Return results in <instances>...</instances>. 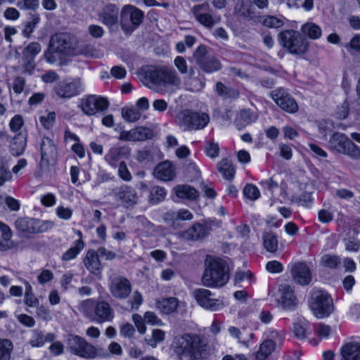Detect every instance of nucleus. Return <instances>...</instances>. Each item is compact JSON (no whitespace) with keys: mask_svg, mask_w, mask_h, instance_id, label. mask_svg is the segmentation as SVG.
<instances>
[{"mask_svg":"<svg viewBox=\"0 0 360 360\" xmlns=\"http://www.w3.org/2000/svg\"><path fill=\"white\" fill-rule=\"evenodd\" d=\"M172 347L179 360H200L205 354L207 344L198 335L184 334L174 339Z\"/></svg>","mask_w":360,"mask_h":360,"instance_id":"f257e3e1","label":"nucleus"},{"mask_svg":"<svg viewBox=\"0 0 360 360\" xmlns=\"http://www.w3.org/2000/svg\"><path fill=\"white\" fill-rule=\"evenodd\" d=\"M205 269L202 276V284L207 288H220L229 279V266L221 259L208 257L205 261Z\"/></svg>","mask_w":360,"mask_h":360,"instance_id":"f03ea898","label":"nucleus"},{"mask_svg":"<svg viewBox=\"0 0 360 360\" xmlns=\"http://www.w3.org/2000/svg\"><path fill=\"white\" fill-rule=\"evenodd\" d=\"M82 308L85 316L98 323L112 322L115 317L114 309L105 300H86L83 302Z\"/></svg>","mask_w":360,"mask_h":360,"instance_id":"7ed1b4c3","label":"nucleus"},{"mask_svg":"<svg viewBox=\"0 0 360 360\" xmlns=\"http://www.w3.org/2000/svg\"><path fill=\"white\" fill-rule=\"evenodd\" d=\"M176 121L185 131L199 130L207 125L210 116L205 112H197L186 109L179 112Z\"/></svg>","mask_w":360,"mask_h":360,"instance_id":"20e7f679","label":"nucleus"},{"mask_svg":"<svg viewBox=\"0 0 360 360\" xmlns=\"http://www.w3.org/2000/svg\"><path fill=\"white\" fill-rule=\"evenodd\" d=\"M67 349L71 354L84 359H94L98 356V349L84 338L70 334L66 338Z\"/></svg>","mask_w":360,"mask_h":360,"instance_id":"39448f33","label":"nucleus"},{"mask_svg":"<svg viewBox=\"0 0 360 360\" xmlns=\"http://www.w3.org/2000/svg\"><path fill=\"white\" fill-rule=\"evenodd\" d=\"M281 44L292 54H302L308 49V42L305 38L297 31L285 30L278 34Z\"/></svg>","mask_w":360,"mask_h":360,"instance_id":"423d86ee","label":"nucleus"},{"mask_svg":"<svg viewBox=\"0 0 360 360\" xmlns=\"http://www.w3.org/2000/svg\"><path fill=\"white\" fill-rule=\"evenodd\" d=\"M150 81L153 84L161 87L179 88L181 81L176 71L170 68H156L149 74Z\"/></svg>","mask_w":360,"mask_h":360,"instance_id":"0eeeda50","label":"nucleus"},{"mask_svg":"<svg viewBox=\"0 0 360 360\" xmlns=\"http://www.w3.org/2000/svg\"><path fill=\"white\" fill-rule=\"evenodd\" d=\"M108 289L111 296L119 300L129 298L132 292V284L125 276L112 274L108 278Z\"/></svg>","mask_w":360,"mask_h":360,"instance_id":"6e6552de","label":"nucleus"},{"mask_svg":"<svg viewBox=\"0 0 360 360\" xmlns=\"http://www.w3.org/2000/svg\"><path fill=\"white\" fill-rule=\"evenodd\" d=\"M331 148L353 159L360 158V149L344 134L336 132L329 141Z\"/></svg>","mask_w":360,"mask_h":360,"instance_id":"1a4fd4ad","label":"nucleus"},{"mask_svg":"<svg viewBox=\"0 0 360 360\" xmlns=\"http://www.w3.org/2000/svg\"><path fill=\"white\" fill-rule=\"evenodd\" d=\"M15 225L20 232L26 236H29L30 234H37L48 231L53 226V223L51 221L22 217L16 220Z\"/></svg>","mask_w":360,"mask_h":360,"instance_id":"9d476101","label":"nucleus"},{"mask_svg":"<svg viewBox=\"0 0 360 360\" xmlns=\"http://www.w3.org/2000/svg\"><path fill=\"white\" fill-rule=\"evenodd\" d=\"M311 300V309L316 317H326L333 312V300L327 292L322 290L314 291Z\"/></svg>","mask_w":360,"mask_h":360,"instance_id":"9b49d317","label":"nucleus"},{"mask_svg":"<svg viewBox=\"0 0 360 360\" xmlns=\"http://www.w3.org/2000/svg\"><path fill=\"white\" fill-rule=\"evenodd\" d=\"M193 296L198 304L206 310L216 311L225 307L224 300L220 298H214V293L207 289H196L193 292Z\"/></svg>","mask_w":360,"mask_h":360,"instance_id":"f8f14e48","label":"nucleus"},{"mask_svg":"<svg viewBox=\"0 0 360 360\" xmlns=\"http://www.w3.org/2000/svg\"><path fill=\"white\" fill-rule=\"evenodd\" d=\"M110 195L115 200L120 202L122 206L126 208L134 207L139 201V196L136 190L125 184L114 188L111 191Z\"/></svg>","mask_w":360,"mask_h":360,"instance_id":"ddd939ff","label":"nucleus"},{"mask_svg":"<svg viewBox=\"0 0 360 360\" xmlns=\"http://www.w3.org/2000/svg\"><path fill=\"white\" fill-rule=\"evenodd\" d=\"M271 97L278 106L288 113H295L298 110L295 100L282 87L272 91Z\"/></svg>","mask_w":360,"mask_h":360,"instance_id":"4468645a","label":"nucleus"},{"mask_svg":"<svg viewBox=\"0 0 360 360\" xmlns=\"http://www.w3.org/2000/svg\"><path fill=\"white\" fill-rule=\"evenodd\" d=\"M80 108L86 115H94L98 111H104L109 106L108 101L103 97L96 95H89L82 99Z\"/></svg>","mask_w":360,"mask_h":360,"instance_id":"2eb2a0df","label":"nucleus"},{"mask_svg":"<svg viewBox=\"0 0 360 360\" xmlns=\"http://www.w3.org/2000/svg\"><path fill=\"white\" fill-rule=\"evenodd\" d=\"M155 134L153 130L148 127L139 126L131 130H122L120 132L119 139L123 141H145L152 139Z\"/></svg>","mask_w":360,"mask_h":360,"instance_id":"dca6fc26","label":"nucleus"},{"mask_svg":"<svg viewBox=\"0 0 360 360\" xmlns=\"http://www.w3.org/2000/svg\"><path fill=\"white\" fill-rule=\"evenodd\" d=\"M57 96L63 98H70L79 95L82 91V84L79 79L70 82H60L55 86Z\"/></svg>","mask_w":360,"mask_h":360,"instance_id":"f3484780","label":"nucleus"},{"mask_svg":"<svg viewBox=\"0 0 360 360\" xmlns=\"http://www.w3.org/2000/svg\"><path fill=\"white\" fill-rule=\"evenodd\" d=\"M191 11L196 20L207 28H212L217 22L212 15V10L207 2L194 6Z\"/></svg>","mask_w":360,"mask_h":360,"instance_id":"a211bd4d","label":"nucleus"},{"mask_svg":"<svg viewBox=\"0 0 360 360\" xmlns=\"http://www.w3.org/2000/svg\"><path fill=\"white\" fill-rule=\"evenodd\" d=\"M193 218V214L186 209H180L176 211L170 210L164 215V220L166 224L174 230L179 229L182 226L181 221H190Z\"/></svg>","mask_w":360,"mask_h":360,"instance_id":"6ab92c4d","label":"nucleus"},{"mask_svg":"<svg viewBox=\"0 0 360 360\" xmlns=\"http://www.w3.org/2000/svg\"><path fill=\"white\" fill-rule=\"evenodd\" d=\"M41 161V166L49 165L51 162L56 160L57 157V150L53 141L48 138L44 137L40 143Z\"/></svg>","mask_w":360,"mask_h":360,"instance_id":"aec40b11","label":"nucleus"},{"mask_svg":"<svg viewBox=\"0 0 360 360\" xmlns=\"http://www.w3.org/2000/svg\"><path fill=\"white\" fill-rule=\"evenodd\" d=\"M291 275L294 281L301 285H306L311 281L309 268L304 262H296L291 266Z\"/></svg>","mask_w":360,"mask_h":360,"instance_id":"412c9836","label":"nucleus"},{"mask_svg":"<svg viewBox=\"0 0 360 360\" xmlns=\"http://www.w3.org/2000/svg\"><path fill=\"white\" fill-rule=\"evenodd\" d=\"M83 262L84 266L91 274L94 275L98 280L101 278L103 267L98 253L94 250L91 249L86 252Z\"/></svg>","mask_w":360,"mask_h":360,"instance_id":"4be33fe9","label":"nucleus"},{"mask_svg":"<svg viewBox=\"0 0 360 360\" xmlns=\"http://www.w3.org/2000/svg\"><path fill=\"white\" fill-rule=\"evenodd\" d=\"M207 233L206 226L196 223L187 230L178 232L176 236L179 238L186 240H197L203 238Z\"/></svg>","mask_w":360,"mask_h":360,"instance_id":"5701e85b","label":"nucleus"},{"mask_svg":"<svg viewBox=\"0 0 360 360\" xmlns=\"http://www.w3.org/2000/svg\"><path fill=\"white\" fill-rule=\"evenodd\" d=\"M153 174L155 178L162 181H171L176 176L175 167L169 161L159 163L155 168Z\"/></svg>","mask_w":360,"mask_h":360,"instance_id":"b1692460","label":"nucleus"},{"mask_svg":"<svg viewBox=\"0 0 360 360\" xmlns=\"http://www.w3.org/2000/svg\"><path fill=\"white\" fill-rule=\"evenodd\" d=\"M118 13L119 8L114 4H109L98 13V19L106 26L111 27L118 22Z\"/></svg>","mask_w":360,"mask_h":360,"instance_id":"393cba45","label":"nucleus"},{"mask_svg":"<svg viewBox=\"0 0 360 360\" xmlns=\"http://www.w3.org/2000/svg\"><path fill=\"white\" fill-rule=\"evenodd\" d=\"M51 50L63 53L70 49V38L66 33L56 34L49 41Z\"/></svg>","mask_w":360,"mask_h":360,"instance_id":"a878e982","label":"nucleus"},{"mask_svg":"<svg viewBox=\"0 0 360 360\" xmlns=\"http://www.w3.org/2000/svg\"><path fill=\"white\" fill-rule=\"evenodd\" d=\"M234 15L242 20H250L257 16L252 5L245 3L244 0H238L234 7Z\"/></svg>","mask_w":360,"mask_h":360,"instance_id":"bb28decb","label":"nucleus"},{"mask_svg":"<svg viewBox=\"0 0 360 360\" xmlns=\"http://www.w3.org/2000/svg\"><path fill=\"white\" fill-rule=\"evenodd\" d=\"M184 84L187 90L193 92L200 91L205 85L202 78L194 76V70L193 68H190L188 75L184 77Z\"/></svg>","mask_w":360,"mask_h":360,"instance_id":"cd10ccee","label":"nucleus"},{"mask_svg":"<svg viewBox=\"0 0 360 360\" xmlns=\"http://www.w3.org/2000/svg\"><path fill=\"white\" fill-rule=\"evenodd\" d=\"M129 150L125 147L111 148L105 156V161L112 167H115L122 157L128 156Z\"/></svg>","mask_w":360,"mask_h":360,"instance_id":"c85d7f7f","label":"nucleus"},{"mask_svg":"<svg viewBox=\"0 0 360 360\" xmlns=\"http://www.w3.org/2000/svg\"><path fill=\"white\" fill-rule=\"evenodd\" d=\"M344 360H360V344L349 342L345 345L341 349Z\"/></svg>","mask_w":360,"mask_h":360,"instance_id":"c756f323","label":"nucleus"},{"mask_svg":"<svg viewBox=\"0 0 360 360\" xmlns=\"http://www.w3.org/2000/svg\"><path fill=\"white\" fill-rule=\"evenodd\" d=\"M27 145V136L22 134H18L15 136L11 141L10 151L15 157L23 154Z\"/></svg>","mask_w":360,"mask_h":360,"instance_id":"7c9ffc66","label":"nucleus"},{"mask_svg":"<svg viewBox=\"0 0 360 360\" xmlns=\"http://www.w3.org/2000/svg\"><path fill=\"white\" fill-rule=\"evenodd\" d=\"M179 301L176 297L162 298L156 302L157 308L163 314H169L178 307Z\"/></svg>","mask_w":360,"mask_h":360,"instance_id":"2f4dec72","label":"nucleus"},{"mask_svg":"<svg viewBox=\"0 0 360 360\" xmlns=\"http://www.w3.org/2000/svg\"><path fill=\"white\" fill-rule=\"evenodd\" d=\"M262 243L264 249L271 253L278 250V240L276 233L272 231H265L262 234Z\"/></svg>","mask_w":360,"mask_h":360,"instance_id":"473e14b6","label":"nucleus"},{"mask_svg":"<svg viewBox=\"0 0 360 360\" xmlns=\"http://www.w3.org/2000/svg\"><path fill=\"white\" fill-rule=\"evenodd\" d=\"M281 304L284 309H291L296 305V297L294 290L289 285H285L282 289Z\"/></svg>","mask_w":360,"mask_h":360,"instance_id":"72a5a7b5","label":"nucleus"},{"mask_svg":"<svg viewBox=\"0 0 360 360\" xmlns=\"http://www.w3.org/2000/svg\"><path fill=\"white\" fill-rule=\"evenodd\" d=\"M174 190L179 198L195 200L198 196V191L189 185H178Z\"/></svg>","mask_w":360,"mask_h":360,"instance_id":"f704fd0d","label":"nucleus"},{"mask_svg":"<svg viewBox=\"0 0 360 360\" xmlns=\"http://www.w3.org/2000/svg\"><path fill=\"white\" fill-rule=\"evenodd\" d=\"M200 68L206 73H212L221 69L220 61L214 56H209L198 64Z\"/></svg>","mask_w":360,"mask_h":360,"instance_id":"c9c22d12","label":"nucleus"},{"mask_svg":"<svg viewBox=\"0 0 360 360\" xmlns=\"http://www.w3.org/2000/svg\"><path fill=\"white\" fill-rule=\"evenodd\" d=\"M257 115L250 110H242L236 120V124L238 129H242L246 125L257 120Z\"/></svg>","mask_w":360,"mask_h":360,"instance_id":"e433bc0d","label":"nucleus"},{"mask_svg":"<svg viewBox=\"0 0 360 360\" xmlns=\"http://www.w3.org/2000/svg\"><path fill=\"white\" fill-rule=\"evenodd\" d=\"M228 331L233 338L238 340V342L245 345H247L254 336L252 333L248 332L245 329L243 331H240L239 328L235 326L229 327Z\"/></svg>","mask_w":360,"mask_h":360,"instance_id":"4c0bfd02","label":"nucleus"},{"mask_svg":"<svg viewBox=\"0 0 360 360\" xmlns=\"http://www.w3.org/2000/svg\"><path fill=\"white\" fill-rule=\"evenodd\" d=\"M129 8L130 5H125L122 8L120 14L121 27L126 32H133V27L131 26L132 25V15L131 10L129 9Z\"/></svg>","mask_w":360,"mask_h":360,"instance_id":"58836bf2","label":"nucleus"},{"mask_svg":"<svg viewBox=\"0 0 360 360\" xmlns=\"http://www.w3.org/2000/svg\"><path fill=\"white\" fill-rule=\"evenodd\" d=\"M84 248V243L82 239L77 240L74 242L73 245L63 254L61 259L65 262H68L76 258Z\"/></svg>","mask_w":360,"mask_h":360,"instance_id":"ea45409f","label":"nucleus"},{"mask_svg":"<svg viewBox=\"0 0 360 360\" xmlns=\"http://www.w3.org/2000/svg\"><path fill=\"white\" fill-rule=\"evenodd\" d=\"M217 169L225 179L231 181L233 179L235 169L227 158H223L218 163Z\"/></svg>","mask_w":360,"mask_h":360,"instance_id":"a19ab883","label":"nucleus"},{"mask_svg":"<svg viewBox=\"0 0 360 360\" xmlns=\"http://www.w3.org/2000/svg\"><path fill=\"white\" fill-rule=\"evenodd\" d=\"M276 347L274 343L269 340H264L257 352L255 357L257 360H266V359L272 353Z\"/></svg>","mask_w":360,"mask_h":360,"instance_id":"79ce46f5","label":"nucleus"},{"mask_svg":"<svg viewBox=\"0 0 360 360\" xmlns=\"http://www.w3.org/2000/svg\"><path fill=\"white\" fill-rule=\"evenodd\" d=\"M302 32L311 39H317L321 36V27L314 22H307L302 26Z\"/></svg>","mask_w":360,"mask_h":360,"instance_id":"37998d69","label":"nucleus"},{"mask_svg":"<svg viewBox=\"0 0 360 360\" xmlns=\"http://www.w3.org/2000/svg\"><path fill=\"white\" fill-rule=\"evenodd\" d=\"M13 345L8 339L0 338V360H11Z\"/></svg>","mask_w":360,"mask_h":360,"instance_id":"c03bdc74","label":"nucleus"},{"mask_svg":"<svg viewBox=\"0 0 360 360\" xmlns=\"http://www.w3.org/2000/svg\"><path fill=\"white\" fill-rule=\"evenodd\" d=\"M122 117L128 122H136L141 117V112L135 108L124 107L122 109Z\"/></svg>","mask_w":360,"mask_h":360,"instance_id":"a18cd8bd","label":"nucleus"},{"mask_svg":"<svg viewBox=\"0 0 360 360\" xmlns=\"http://www.w3.org/2000/svg\"><path fill=\"white\" fill-rule=\"evenodd\" d=\"M293 333L297 338H304L309 333V323L305 319H299L294 323Z\"/></svg>","mask_w":360,"mask_h":360,"instance_id":"49530a36","label":"nucleus"},{"mask_svg":"<svg viewBox=\"0 0 360 360\" xmlns=\"http://www.w3.org/2000/svg\"><path fill=\"white\" fill-rule=\"evenodd\" d=\"M265 334L266 340L272 342L275 347L281 345L285 338L284 332L276 329H269Z\"/></svg>","mask_w":360,"mask_h":360,"instance_id":"de8ad7c7","label":"nucleus"},{"mask_svg":"<svg viewBox=\"0 0 360 360\" xmlns=\"http://www.w3.org/2000/svg\"><path fill=\"white\" fill-rule=\"evenodd\" d=\"M341 263V259L335 255L326 254L322 256L320 260V264L324 267L329 269H335Z\"/></svg>","mask_w":360,"mask_h":360,"instance_id":"09e8293b","label":"nucleus"},{"mask_svg":"<svg viewBox=\"0 0 360 360\" xmlns=\"http://www.w3.org/2000/svg\"><path fill=\"white\" fill-rule=\"evenodd\" d=\"M216 91L219 96L224 98H237L238 96V93L236 90L226 86L221 82H217Z\"/></svg>","mask_w":360,"mask_h":360,"instance_id":"8fccbe9b","label":"nucleus"},{"mask_svg":"<svg viewBox=\"0 0 360 360\" xmlns=\"http://www.w3.org/2000/svg\"><path fill=\"white\" fill-rule=\"evenodd\" d=\"M166 194V191L163 187L153 186L150 191L149 200L153 204H157L165 199Z\"/></svg>","mask_w":360,"mask_h":360,"instance_id":"3c124183","label":"nucleus"},{"mask_svg":"<svg viewBox=\"0 0 360 360\" xmlns=\"http://www.w3.org/2000/svg\"><path fill=\"white\" fill-rule=\"evenodd\" d=\"M263 25L269 28H280L284 25L283 19L274 15L263 16L261 20Z\"/></svg>","mask_w":360,"mask_h":360,"instance_id":"603ef678","label":"nucleus"},{"mask_svg":"<svg viewBox=\"0 0 360 360\" xmlns=\"http://www.w3.org/2000/svg\"><path fill=\"white\" fill-rule=\"evenodd\" d=\"M41 46L38 42L30 43L23 51L25 58L34 59L35 56L41 52Z\"/></svg>","mask_w":360,"mask_h":360,"instance_id":"864d4df0","label":"nucleus"},{"mask_svg":"<svg viewBox=\"0 0 360 360\" xmlns=\"http://www.w3.org/2000/svg\"><path fill=\"white\" fill-rule=\"evenodd\" d=\"M143 299L141 292L135 290L132 292V295L127 302V309L129 310H137L142 304Z\"/></svg>","mask_w":360,"mask_h":360,"instance_id":"5fc2aeb1","label":"nucleus"},{"mask_svg":"<svg viewBox=\"0 0 360 360\" xmlns=\"http://www.w3.org/2000/svg\"><path fill=\"white\" fill-rule=\"evenodd\" d=\"M129 9L131 11L132 25H131V26L133 27L134 31L142 23L144 17V13L140 9L131 5H130V8Z\"/></svg>","mask_w":360,"mask_h":360,"instance_id":"6e6d98bb","label":"nucleus"},{"mask_svg":"<svg viewBox=\"0 0 360 360\" xmlns=\"http://www.w3.org/2000/svg\"><path fill=\"white\" fill-rule=\"evenodd\" d=\"M29 344L33 347H40L44 345V333L39 330H33Z\"/></svg>","mask_w":360,"mask_h":360,"instance_id":"4d7b16f0","label":"nucleus"},{"mask_svg":"<svg viewBox=\"0 0 360 360\" xmlns=\"http://www.w3.org/2000/svg\"><path fill=\"white\" fill-rule=\"evenodd\" d=\"M36 307V314L39 319L46 321L51 320V312L48 307L38 304Z\"/></svg>","mask_w":360,"mask_h":360,"instance_id":"13d9d810","label":"nucleus"},{"mask_svg":"<svg viewBox=\"0 0 360 360\" xmlns=\"http://www.w3.org/2000/svg\"><path fill=\"white\" fill-rule=\"evenodd\" d=\"M209 55H207V49L205 45L199 46L193 53V57L195 63L198 65L205 59H206Z\"/></svg>","mask_w":360,"mask_h":360,"instance_id":"bf43d9fd","label":"nucleus"},{"mask_svg":"<svg viewBox=\"0 0 360 360\" xmlns=\"http://www.w3.org/2000/svg\"><path fill=\"white\" fill-rule=\"evenodd\" d=\"M244 195L252 200L257 199L259 196V189L252 184H248L243 189Z\"/></svg>","mask_w":360,"mask_h":360,"instance_id":"052dcab7","label":"nucleus"},{"mask_svg":"<svg viewBox=\"0 0 360 360\" xmlns=\"http://www.w3.org/2000/svg\"><path fill=\"white\" fill-rule=\"evenodd\" d=\"M39 17L37 15L33 16L31 21L27 22L25 23V27L22 30V35L27 38L30 37L36 25L39 23Z\"/></svg>","mask_w":360,"mask_h":360,"instance_id":"680f3d73","label":"nucleus"},{"mask_svg":"<svg viewBox=\"0 0 360 360\" xmlns=\"http://www.w3.org/2000/svg\"><path fill=\"white\" fill-rule=\"evenodd\" d=\"M15 317L18 322L25 327L32 328L35 326L34 319L26 314H16Z\"/></svg>","mask_w":360,"mask_h":360,"instance_id":"e2e57ef3","label":"nucleus"},{"mask_svg":"<svg viewBox=\"0 0 360 360\" xmlns=\"http://www.w3.org/2000/svg\"><path fill=\"white\" fill-rule=\"evenodd\" d=\"M205 153L211 158H217L219 153V145L213 141H208L205 147Z\"/></svg>","mask_w":360,"mask_h":360,"instance_id":"0e129e2a","label":"nucleus"},{"mask_svg":"<svg viewBox=\"0 0 360 360\" xmlns=\"http://www.w3.org/2000/svg\"><path fill=\"white\" fill-rule=\"evenodd\" d=\"M143 319L146 323L153 326H162L164 323L158 316L153 311H146Z\"/></svg>","mask_w":360,"mask_h":360,"instance_id":"69168bd1","label":"nucleus"},{"mask_svg":"<svg viewBox=\"0 0 360 360\" xmlns=\"http://www.w3.org/2000/svg\"><path fill=\"white\" fill-rule=\"evenodd\" d=\"M24 124V120L20 115H15L10 121L9 127L13 132H18Z\"/></svg>","mask_w":360,"mask_h":360,"instance_id":"338daca9","label":"nucleus"},{"mask_svg":"<svg viewBox=\"0 0 360 360\" xmlns=\"http://www.w3.org/2000/svg\"><path fill=\"white\" fill-rule=\"evenodd\" d=\"M174 64L181 74L189 73L187 63L184 57L176 56L174 58Z\"/></svg>","mask_w":360,"mask_h":360,"instance_id":"774afa93","label":"nucleus"}]
</instances>
